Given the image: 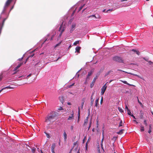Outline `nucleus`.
I'll list each match as a JSON object with an SVG mask.
<instances>
[{"instance_id":"f257e3e1","label":"nucleus","mask_w":153,"mask_h":153,"mask_svg":"<svg viewBox=\"0 0 153 153\" xmlns=\"http://www.w3.org/2000/svg\"><path fill=\"white\" fill-rule=\"evenodd\" d=\"M57 117V113L55 112H52L45 118V122L48 125H52L56 120Z\"/></svg>"},{"instance_id":"f03ea898","label":"nucleus","mask_w":153,"mask_h":153,"mask_svg":"<svg viewBox=\"0 0 153 153\" xmlns=\"http://www.w3.org/2000/svg\"><path fill=\"white\" fill-rule=\"evenodd\" d=\"M113 61L119 63H123L124 61L122 58L120 56H115L112 58Z\"/></svg>"},{"instance_id":"7ed1b4c3","label":"nucleus","mask_w":153,"mask_h":153,"mask_svg":"<svg viewBox=\"0 0 153 153\" xmlns=\"http://www.w3.org/2000/svg\"><path fill=\"white\" fill-rule=\"evenodd\" d=\"M106 85V83H105L102 87V88L101 89V95H103L104 94L105 91H106V89L107 86Z\"/></svg>"},{"instance_id":"20e7f679","label":"nucleus","mask_w":153,"mask_h":153,"mask_svg":"<svg viewBox=\"0 0 153 153\" xmlns=\"http://www.w3.org/2000/svg\"><path fill=\"white\" fill-rule=\"evenodd\" d=\"M23 64V62H21L17 66L14 70V72L13 73V74H16L17 72L18 71L17 70Z\"/></svg>"},{"instance_id":"39448f33","label":"nucleus","mask_w":153,"mask_h":153,"mask_svg":"<svg viewBox=\"0 0 153 153\" xmlns=\"http://www.w3.org/2000/svg\"><path fill=\"white\" fill-rule=\"evenodd\" d=\"M94 69L93 68L91 69V71L88 72V76L86 78V80L87 81L89 79V77L92 74L94 71Z\"/></svg>"},{"instance_id":"423d86ee","label":"nucleus","mask_w":153,"mask_h":153,"mask_svg":"<svg viewBox=\"0 0 153 153\" xmlns=\"http://www.w3.org/2000/svg\"><path fill=\"white\" fill-rule=\"evenodd\" d=\"M12 1V0H7L4 6V9H5L9 5L11 2Z\"/></svg>"},{"instance_id":"0eeeda50","label":"nucleus","mask_w":153,"mask_h":153,"mask_svg":"<svg viewBox=\"0 0 153 153\" xmlns=\"http://www.w3.org/2000/svg\"><path fill=\"white\" fill-rule=\"evenodd\" d=\"M97 79V76H96L94 78L92 82L90 84V87L91 88H93V86H94V83H95L96 80Z\"/></svg>"},{"instance_id":"6e6552de","label":"nucleus","mask_w":153,"mask_h":153,"mask_svg":"<svg viewBox=\"0 0 153 153\" xmlns=\"http://www.w3.org/2000/svg\"><path fill=\"white\" fill-rule=\"evenodd\" d=\"M62 26H63V23L60 25V27L59 28V30L60 31V30H61L60 33V34H59V36L60 37L61 36V35L62 34V33L63 32V31L65 30V29H64V28H63L62 30H61L62 28Z\"/></svg>"},{"instance_id":"1a4fd4ad","label":"nucleus","mask_w":153,"mask_h":153,"mask_svg":"<svg viewBox=\"0 0 153 153\" xmlns=\"http://www.w3.org/2000/svg\"><path fill=\"white\" fill-rule=\"evenodd\" d=\"M56 147L55 144V143H53L51 146V151L52 153H55L54 151V149Z\"/></svg>"},{"instance_id":"9d476101","label":"nucleus","mask_w":153,"mask_h":153,"mask_svg":"<svg viewBox=\"0 0 153 153\" xmlns=\"http://www.w3.org/2000/svg\"><path fill=\"white\" fill-rule=\"evenodd\" d=\"M81 49V47L80 46L76 47L75 48V52H77L78 53H80V50Z\"/></svg>"},{"instance_id":"9b49d317","label":"nucleus","mask_w":153,"mask_h":153,"mask_svg":"<svg viewBox=\"0 0 153 153\" xmlns=\"http://www.w3.org/2000/svg\"><path fill=\"white\" fill-rule=\"evenodd\" d=\"M76 25L75 24H73L71 26V28L70 30L71 33L74 30L75 28L76 27Z\"/></svg>"},{"instance_id":"f8f14e48","label":"nucleus","mask_w":153,"mask_h":153,"mask_svg":"<svg viewBox=\"0 0 153 153\" xmlns=\"http://www.w3.org/2000/svg\"><path fill=\"white\" fill-rule=\"evenodd\" d=\"M99 98L97 99L95 101V106L97 108H98L99 106H98V105L99 104Z\"/></svg>"},{"instance_id":"ddd939ff","label":"nucleus","mask_w":153,"mask_h":153,"mask_svg":"<svg viewBox=\"0 0 153 153\" xmlns=\"http://www.w3.org/2000/svg\"><path fill=\"white\" fill-rule=\"evenodd\" d=\"M88 117H87L85 119L84 121V123L83 124V126H85L87 124L88 122Z\"/></svg>"},{"instance_id":"4468645a","label":"nucleus","mask_w":153,"mask_h":153,"mask_svg":"<svg viewBox=\"0 0 153 153\" xmlns=\"http://www.w3.org/2000/svg\"><path fill=\"white\" fill-rule=\"evenodd\" d=\"M91 17H94L95 19H100L101 18V17L98 15H97V16H96L95 15H94L92 16H91L89 17V18Z\"/></svg>"},{"instance_id":"2eb2a0df","label":"nucleus","mask_w":153,"mask_h":153,"mask_svg":"<svg viewBox=\"0 0 153 153\" xmlns=\"http://www.w3.org/2000/svg\"><path fill=\"white\" fill-rule=\"evenodd\" d=\"M63 135L64 136V140L65 141H66L67 140V134L65 131H64L63 134Z\"/></svg>"},{"instance_id":"dca6fc26","label":"nucleus","mask_w":153,"mask_h":153,"mask_svg":"<svg viewBox=\"0 0 153 153\" xmlns=\"http://www.w3.org/2000/svg\"><path fill=\"white\" fill-rule=\"evenodd\" d=\"M80 113V108H79V107L78 111V120H77V122L78 123H79V121Z\"/></svg>"},{"instance_id":"f3484780","label":"nucleus","mask_w":153,"mask_h":153,"mask_svg":"<svg viewBox=\"0 0 153 153\" xmlns=\"http://www.w3.org/2000/svg\"><path fill=\"white\" fill-rule=\"evenodd\" d=\"M59 99L60 101L61 102V103L62 104L63 103L64 101V97H59Z\"/></svg>"},{"instance_id":"a211bd4d","label":"nucleus","mask_w":153,"mask_h":153,"mask_svg":"<svg viewBox=\"0 0 153 153\" xmlns=\"http://www.w3.org/2000/svg\"><path fill=\"white\" fill-rule=\"evenodd\" d=\"M132 51H134V52L136 53L137 54L139 55L140 54V52L134 49H133L131 50Z\"/></svg>"},{"instance_id":"6ab92c4d","label":"nucleus","mask_w":153,"mask_h":153,"mask_svg":"<svg viewBox=\"0 0 153 153\" xmlns=\"http://www.w3.org/2000/svg\"><path fill=\"white\" fill-rule=\"evenodd\" d=\"M80 42H81V41L80 40H78L74 42L73 45L75 46L77 44H79Z\"/></svg>"},{"instance_id":"aec40b11","label":"nucleus","mask_w":153,"mask_h":153,"mask_svg":"<svg viewBox=\"0 0 153 153\" xmlns=\"http://www.w3.org/2000/svg\"><path fill=\"white\" fill-rule=\"evenodd\" d=\"M74 114L73 113L71 115V116H69V117L68 118V120H70L73 119H74Z\"/></svg>"},{"instance_id":"412c9836","label":"nucleus","mask_w":153,"mask_h":153,"mask_svg":"<svg viewBox=\"0 0 153 153\" xmlns=\"http://www.w3.org/2000/svg\"><path fill=\"white\" fill-rule=\"evenodd\" d=\"M97 151L98 152V153H101L100 150V146L99 144H98L97 146Z\"/></svg>"},{"instance_id":"4be33fe9","label":"nucleus","mask_w":153,"mask_h":153,"mask_svg":"<svg viewBox=\"0 0 153 153\" xmlns=\"http://www.w3.org/2000/svg\"><path fill=\"white\" fill-rule=\"evenodd\" d=\"M124 131V129L121 130L119 132H117V133L118 134H121L123 133V131Z\"/></svg>"},{"instance_id":"5701e85b","label":"nucleus","mask_w":153,"mask_h":153,"mask_svg":"<svg viewBox=\"0 0 153 153\" xmlns=\"http://www.w3.org/2000/svg\"><path fill=\"white\" fill-rule=\"evenodd\" d=\"M137 99H138V102L139 103V104H140V106L142 108H143V106L142 103L139 100L138 97H137Z\"/></svg>"},{"instance_id":"b1692460","label":"nucleus","mask_w":153,"mask_h":153,"mask_svg":"<svg viewBox=\"0 0 153 153\" xmlns=\"http://www.w3.org/2000/svg\"><path fill=\"white\" fill-rule=\"evenodd\" d=\"M140 127V130L141 131H144V127L143 126H142L141 125Z\"/></svg>"},{"instance_id":"393cba45","label":"nucleus","mask_w":153,"mask_h":153,"mask_svg":"<svg viewBox=\"0 0 153 153\" xmlns=\"http://www.w3.org/2000/svg\"><path fill=\"white\" fill-rule=\"evenodd\" d=\"M101 147L102 149V152H105L104 150L103 147V144H101Z\"/></svg>"},{"instance_id":"a878e982","label":"nucleus","mask_w":153,"mask_h":153,"mask_svg":"<svg viewBox=\"0 0 153 153\" xmlns=\"http://www.w3.org/2000/svg\"><path fill=\"white\" fill-rule=\"evenodd\" d=\"M85 5V4H84L83 5H82V6L80 7L79 8L78 11H80L82 9L83 7H84Z\"/></svg>"},{"instance_id":"bb28decb","label":"nucleus","mask_w":153,"mask_h":153,"mask_svg":"<svg viewBox=\"0 0 153 153\" xmlns=\"http://www.w3.org/2000/svg\"><path fill=\"white\" fill-rule=\"evenodd\" d=\"M36 149V148H35L34 147H33L31 151H32V152H33V153H35Z\"/></svg>"},{"instance_id":"cd10ccee","label":"nucleus","mask_w":153,"mask_h":153,"mask_svg":"<svg viewBox=\"0 0 153 153\" xmlns=\"http://www.w3.org/2000/svg\"><path fill=\"white\" fill-rule=\"evenodd\" d=\"M127 111V114L128 115H131V112L129 110H128Z\"/></svg>"},{"instance_id":"c85d7f7f","label":"nucleus","mask_w":153,"mask_h":153,"mask_svg":"<svg viewBox=\"0 0 153 153\" xmlns=\"http://www.w3.org/2000/svg\"><path fill=\"white\" fill-rule=\"evenodd\" d=\"M44 133L45 134L47 137H48V138H49L50 137V136L49 135V134L46 132H44Z\"/></svg>"},{"instance_id":"c756f323","label":"nucleus","mask_w":153,"mask_h":153,"mask_svg":"<svg viewBox=\"0 0 153 153\" xmlns=\"http://www.w3.org/2000/svg\"><path fill=\"white\" fill-rule=\"evenodd\" d=\"M118 109H119V111L120 112H121V113L123 112V110L122 108L119 107L118 108Z\"/></svg>"},{"instance_id":"7c9ffc66","label":"nucleus","mask_w":153,"mask_h":153,"mask_svg":"<svg viewBox=\"0 0 153 153\" xmlns=\"http://www.w3.org/2000/svg\"><path fill=\"white\" fill-rule=\"evenodd\" d=\"M62 41H61V42H60L59 43H58V44H57L55 46V47L56 48L58 46H59L61 44V43H62Z\"/></svg>"},{"instance_id":"2f4dec72","label":"nucleus","mask_w":153,"mask_h":153,"mask_svg":"<svg viewBox=\"0 0 153 153\" xmlns=\"http://www.w3.org/2000/svg\"><path fill=\"white\" fill-rule=\"evenodd\" d=\"M78 143V141H77L76 142H74V146L76 145H77Z\"/></svg>"},{"instance_id":"473e14b6","label":"nucleus","mask_w":153,"mask_h":153,"mask_svg":"<svg viewBox=\"0 0 153 153\" xmlns=\"http://www.w3.org/2000/svg\"><path fill=\"white\" fill-rule=\"evenodd\" d=\"M144 123L146 126H147L148 125L146 120H144Z\"/></svg>"},{"instance_id":"72a5a7b5","label":"nucleus","mask_w":153,"mask_h":153,"mask_svg":"<svg viewBox=\"0 0 153 153\" xmlns=\"http://www.w3.org/2000/svg\"><path fill=\"white\" fill-rule=\"evenodd\" d=\"M122 120H121L120 121V124H119V127L122 126Z\"/></svg>"},{"instance_id":"f704fd0d","label":"nucleus","mask_w":153,"mask_h":153,"mask_svg":"<svg viewBox=\"0 0 153 153\" xmlns=\"http://www.w3.org/2000/svg\"><path fill=\"white\" fill-rule=\"evenodd\" d=\"M117 138V137H114L112 138V140L115 141Z\"/></svg>"},{"instance_id":"c9c22d12","label":"nucleus","mask_w":153,"mask_h":153,"mask_svg":"<svg viewBox=\"0 0 153 153\" xmlns=\"http://www.w3.org/2000/svg\"><path fill=\"white\" fill-rule=\"evenodd\" d=\"M128 73L129 74H131V75L135 76H138L136 74H133V73Z\"/></svg>"},{"instance_id":"e433bc0d","label":"nucleus","mask_w":153,"mask_h":153,"mask_svg":"<svg viewBox=\"0 0 153 153\" xmlns=\"http://www.w3.org/2000/svg\"><path fill=\"white\" fill-rule=\"evenodd\" d=\"M120 81L124 84H127L128 83L126 81H122V80H120Z\"/></svg>"},{"instance_id":"4c0bfd02","label":"nucleus","mask_w":153,"mask_h":153,"mask_svg":"<svg viewBox=\"0 0 153 153\" xmlns=\"http://www.w3.org/2000/svg\"><path fill=\"white\" fill-rule=\"evenodd\" d=\"M104 137L103 136V137L101 140V144H103V142L104 140Z\"/></svg>"},{"instance_id":"58836bf2","label":"nucleus","mask_w":153,"mask_h":153,"mask_svg":"<svg viewBox=\"0 0 153 153\" xmlns=\"http://www.w3.org/2000/svg\"><path fill=\"white\" fill-rule=\"evenodd\" d=\"M143 113H141V115H140V118L141 119H142L143 118Z\"/></svg>"},{"instance_id":"ea45409f","label":"nucleus","mask_w":153,"mask_h":153,"mask_svg":"<svg viewBox=\"0 0 153 153\" xmlns=\"http://www.w3.org/2000/svg\"><path fill=\"white\" fill-rule=\"evenodd\" d=\"M103 101V97H102L101 98V100L100 102V103L101 104H102Z\"/></svg>"},{"instance_id":"a19ab883","label":"nucleus","mask_w":153,"mask_h":153,"mask_svg":"<svg viewBox=\"0 0 153 153\" xmlns=\"http://www.w3.org/2000/svg\"><path fill=\"white\" fill-rule=\"evenodd\" d=\"M4 89H6V88H11L10 86H7V87H5V88H4Z\"/></svg>"},{"instance_id":"79ce46f5","label":"nucleus","mask_w":153,"mask_h":153,"mask_svg":"<svg viewBox=\"0 0 153 153\" xmlns=\"http://www.w3.org/2000/svg\"><path fill=\"white\" fill-rule=\"evenodd\" d=\"M82 104H84L85 101V99L84 98H83L82 99Z\"/></svg>"},{"instance_id":"37998d69","label":"nucleus","mask_w":153,"mask_h":153,"mask_svg":"<svg viewBox=\"0 0 153 153\" xmlns=\"http://www.w3.org/2000/svg\"><path fill=\"white\" fill-rule=\"evenodd\" d=\"M91 120L90 121V124H89V126L88 127V130H89V128H90L91 127Z\"/></svg>"},{"instance_id":"c03bdc74","label":"nucleus","mask_w":153,"mask_h":153,"mask_svg":"<svg viewBox=\"0 0 153 153\" xmlns=\"http://www.w3.org/2000/svg\"><path fill=\"white\" fill-rule=\"evenodd\" d=\"M88 116L87 117H88V118H89V117L90 115V110L89 109H88Z\"/></svg>"},{"instance_id":"a18cd8bd","label":"nucleus","mask_w":153,"mask_h":153,"mask_svg":"<svg viewBox=\"0 0 153 153\" xmlns=\"http://www.w3.org/2000/svg\"><path fill=\"white\" fill-rule=\"evenodd\" d=\"M143 59H144L145 61H147V62H148V61H149L148 59H146L145 57H143Z\"/></svg>"},{"instance_id":"49530a36","label":"nucleus","mask_w":153,"mask_h":153,"mask_svg":"<svg viewBox=\"0 0 153 153\" xmlns=\"http://www.w3.org/2000/svg\"><path fill=\"white\" fill-rule=\"evenodd\" d=\"M23 59V57H22L21 58L19 59L18 60L20 61H21Z\"/></svg>"},{"instance_id":"de8ad7c7","label":"nucleus","mask_w":153,"mask_h":153,"mask_svg":"<svg viewBox=\"0 0 153 153\" xmlns=\"http://www.w3.org/2000/svg\"><path fill=\"white\" fill-rule=\"evenodd\" d=\"M148 62L149 63L150 65H151L153 63V62L151 61H149Z\"/></svg>"},{"instance_id":"09e8293b","label":"nucleus","mask_w":153,"mask_h":153,"mask_svg":"<svg viewBox=\"0 0 153 153\" xmlns=\"http://www.w3.org/2000/svg\"><path fill=\"white\" fill-rule=\"evenodd\" d=\"M71 130L73 131L74 129V126H71Z\"/></svg>"},{"instance_id":"8fccbe9b","label":"nucleus","mask_w":153,"mask_h":153,"mask_svg":"<svg viewBox=\"0 0 153 153\" xmlns=\"http://www.w3.org/2000/svg\"><path fill=\"white\" fill-rule=\"evenodd\" d=\"M91 101H94V99L92 97H91Z\"/></svg>"},{"instance_id":"3c124183","label":"nucleus","mask_w":153,"mask_h":153,"mask_svg":"<svg viewBox=\"0 0 153 153\" xmlns=\"http://www.w3.org/2000/svg\"><path fill=\"white\" fill-rule=\"evenodd\" d=\"M2 77H3V76H2V75L1 74L0 75V81L2 79Z\"/></svg>"},{"instance_id":"603ef678","label":"nucleus","mask_w":153,"mask_h":153,"mask_svg":"<svg viewBox=\"0 0 153 153\" xmlns=\"http://www.w3.org/2000/svg\"><path fill=\"white\" fill-rule=\"evenodd\" d=\"M58 109L59 110H63V108L62 107H60L58 108Z\"/></svg>"},{"instance_id":"864d4df0","label":"nucleus","mask_w":153,"mask_h":153,"mask_svg":"<svg viewBox=\"0 0 153 153\" xmlns=\"http://www.w3.org/2000/svg\"><path fill=\"white\" fill-rule=\"evenodd\" d=\"M111 72V71H108L107 72V74L105 75L106 76V75H107L109 74Z\"/></svg>"},{"instance_id":"5fc2aeb1","label":"nucleus","mask_w":153,"mask_h":153,"mask_svg":"<svg viewBox=\"0 0 153 153\" xmlns=\"http://www.w3.org/2000/svg\"><path fill=\"white\" fill-rule=\"evenodd\" d=\"M29 57H28L27 58V59H26V60L25 61V62H24V63H25H25H26L27 62V60H28V59H29Z\"/></svg>"},{"instance_id":"6e6d98bb","label":"nucleus","mask_w":153,"mask_h":153,"mask_svg":"<svg viewBox=\"0 0 153 153\" xmlns=\"http://www.w3.org/2000/svg\"><path fill=\"white\" fill-rule=\"evenodd\" d=\"M83 105H84V104H82V103H81V108L82 109V108H83Z\"/></svg>"},{"instance_id":"4d7b16f0","label":"nucleus","mask_w":153,"mask_h":153,"mask_svg":"<svg viewBox=\"0 0 153 153\" xmlns=\"http://www.w3.org/2000/svg\"><path fill=\"white\" fill-rule=\"evenodd\" d=\"M151 131H152V129H149V130L148 131V132L150 134L151 133Z\"/></svg>"},{"instance_id":"13d9d810","label":"nucleus","mask_w":153,"mask_h":153,"mask_svg":"<svg viewBox=\"0 0 153 153\" xmlns=\"http://www.w3.org/2000/svg\"><path fill=\"white\" fill-rule=\"evenodd\" d=\"M112 11V9H109L107 10V11H106V12L108 13L109 11Z\"/></svg>"},{"instance_id":"bf43d9fd","label":"nucleus","mask_w":153,"mask_h":153,"mask_svg":"<svg viewBox=\"0 0 153 153\" xmlns=\"http://www.w3.org/2000/svg\"><path fill=\"white\" fill-rule=\"evenodd\" d=\"M125 109L126 110H127V111L128 110H129L128 107L126 105V107H125Z\"/></svg>"},{"instance_id":"052dcab7","label":"nucleus","mask_w":153,"mask_h":153,"mask_svg":"<svg viewBox=\"0 0 153 153\" xmlns=\"http://www.w3.org/2000/svg\"><path fill=\"white\" fill-rule=\"evenodd\" d=\"M94 101H91V106H92L93 105Z\"/></svg>"},{"instance_id":"680f3d73","label":"nucleus","mask_w":153,"mask_h":153,"mask_svg":"<svg viewBox=\"0 0 153 153\" xmlns=\"http://www.w3.org/2000/svg\"><path fill=\"white\" fill-rule=\"evenodd\" d=\"M131 116H132V117H133L134 119H136L135 117L134 116L133 114H131Z\"/></svg>"},{"instance_id":"e2e57ef3","label":"nucleus","mask_w":153,"mask_h":153,"mask_svg":"<svg viewBox=\"0 0 153 153\" xmlns=\"http://www.w3.org/2000/svg\"><path fill=\"white\" fill-rule=\"evenodd\" d=\"M149 129H152V127H151V125H149Z\"/></svg>"},{"instance_id":"0e129e2a","label":"nucleus","mask_w":153,"mask_h":153,"mask_svg":"<svg viewBox=\"0 0 153 153\" xmlns=\"http://www.w3.org/2000/svg\"><path fill=\"white\" fill-rule=\"evenodd\" d=\"M53 37H54V36L53 35L52 36V37H51V40H53Z\"/></svg>"},{"instance_id":"69168bd1","label":"nucleus","mask_w":153,"mask_h":153,"mask_svg":"<svg viewBox=\"0 0 153 153\" xmlns=\"http://www.w3.org/2000/svg\"><path fill=\"white\" fill-rule=\"evenodd\" d=\"M74 83H73V84H72L71 85H70L69 86V88H71V87L73 85H74Z\"/></svg>"},{"instance_id":"338daca9","label":"nucleus","mask_w":153,"mask_h":153,"mask_svg":"<svg viewBox=\"0 0 153 153\" xmlns=\"http://www.w3.org/2000/svg\"><path fill=\"white\" fill-rule=\"evenodd\" d=\"M94 92H93L91 94V97H93V96H94Z\"/></svg>"},{"instance_id":"774afa93","label":"nucleus","mask_w":153,"mask_h":153,"mask_svg":"<svg viewBox=\"0 0 153 153\" xmlns=\"http://www.w3.org/2000/svg\"><path fill=\"white\" fill-rule=\"evenodd\" d=\"M41 153H45L44 152H42L41 150L40 151Z\"/></svg>"}]
</instances>
